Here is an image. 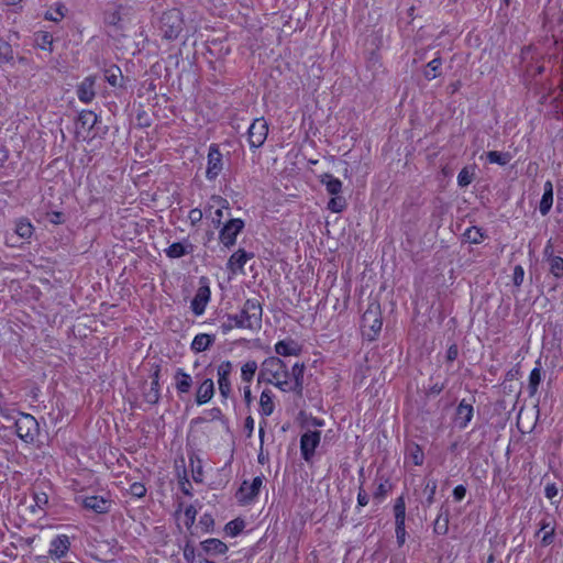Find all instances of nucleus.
Instances as JSON below:
<instances>
[{"instance_id": "f257e3e1", "label": "nucleus", "mask_w": 563, "mask_h": 563, "mask_svg": "<svg viewBox=\"0 0 563 563\" xmlns=\"http://www.w3.org/2000/svg\"><path fill=\"white\" fill-rule=\"evenodd\" d=\"M305 365L296 362L290 369L277 357L266 360L262 365L261 375L283 391L302 393Z\"/></svg>"}, {"instance_id": "f03ea898", "label": "nucleus", "mask_w": 563, "mask_h": 563, "mask_svg": "<svg viewBox=\"0 0 563 563\" xmlns=\"http://www.w3.org/2000/svg\"><path fill=\"white\" fill-rule=\"evenodd\" d=\"M183 14L178 9H172L164 12L159 20V30L163 32V36L167 40L178 37L183 30Z\"/></svg>"}, {"instance_id": "7ed1b4c3", "label": "nucleus", "mask_w": 563, "mask_h": 563, "mask_svg": "<svg viewBox=\"0 0 563 563\" xmlns=\"http://www.w3.org/2000/svg\"><path fill=\"white\" fill-rule=\"evenodd\" d=\"M11 420H14L15 432L21 440L25 443L34 442L38 434V423L32 415L18 412V417Z\"/></svg>"}, {"instance_id": "20e7f679", "label": "nucleus", "mask_w": 563, "mask_h": 563, "mask_svg": "<svg viewBox=\"0 0 563 563\" xmlns=\"http://www.w3.org/2000/svg\"><path fill=\"white\" fill-rule=\"evenodd\" d=\"M382 325L383 322L378 307H369L362 317V328L364 335H366L369 340L375 339L382 330Z\"/></svg>"}, {"instance_id": "39448f33", "label": "nucleus", "mask_w": 563, "mask_h": 563, "mask_svg": "<svg viewBox=\"0 0 563 563\" xmlns=\"http://www.w3.org/2000/svg\"><path fill=\"white\" fill-rule=\"evenodd\" d=\"M208 162L206 177L208 180H214L223 169V158L217 144H211L208 150Z\"/></svg>"}, {"instance_id": "423d86ee", "label": "nucleus", "mask_w": 563, "mask_h": 563, "mask_svg": "<svg viewBox=\"0 0 563 563\" xmlns=\"http://www.w3.org/2000/svg\"><path fill=\"white\" fill-rule=\"evenodd\" d=\"M244 221L241 219H231L229 222L220 231V242L227 246L231 247L234 245L238 234L243 230Z\"/></svg>"}, {"instance_id": "0eeeda50", "label": "nucleus", "mask_w": 563, "mask_h": 563, "mask_svg": "<svg viewBox=\"0 0 563 563\" xmlns=\"http://www.w3.org/2000/svg\"><path fill=\"white\" fill-rule=\"evenodd\" d=\"M268 134V125L264 119H255L249 126V144L252 147H258L264 144Z\"/></svg>"}, {"instance_id": "6e6552de", "label": "nucleus", "mask_w": 563, "mask_h": 563, "mask_svg": "<svg viewBox=\"0 0 563 563\" xmlns=\"http://www.w3.org/2000/svg\"><path fill=\"white\" fill-rule=\"evenodd\" d=\"M321 439L320 431H307L300 439V451L305 461L309 462L314 454Z\"/></svg>"}, {"instance_id": "1a4fd4ad", "label": "nucleus", "mask_w": 563, "mask_h": 563, "mask_svg": "<svg viewBox=\"0 0 563 563\" xmlns=\"http://www.w3.org/2000/svg\"><path fill=\"white\" fill-rule=\"evenodd\" d=\"M112 501L103 496H87L82 499V506L98 515L108 514Z\"/></svg>"}, {"instance_id": "9d476101", "label": "nucleus", "mask_w": 563, "mask_h": 563, "mask_svg": "<svg viewBox=\"0 0 563 563\" xmlns=\"http://www.w3.org/2000/svg\"><path fill=\"white\" fill-rule=\"evenodd\" d=\"M70 549V540L66 534H58L49 543L48 555L54 559L66 556Z\"/></svg>"}, {"instance_id": "9b49d317", "label": "nucleus", "mask_w": 563, "mask_h": 563, "mask_svg": "<svg viewBox=\"0 0 563 563\" xmlns=\"http://www.w3.org/2000/svg\"><path fill=\"white\" fill-rule=\"evenodd\" d=\"M96 77H86L77 87V97L84 103H89L96 96L95 91Z\"/></svg>"}, {"instance_id": "f8f14e48", "label": "nucleus", "mask_w": 563, "mask_h": 563, "mask_svg": "<svg viewBox=\"0 0 563 563\" xmlns=\"http://www.w3.org/2000/svg\"><path fill=\"white\" fill-rule=\"evenodd\" d=\"M542 536L541 537V544L543 547H548L550 545L551 543H553L554 541V536H555V526L553 523V520L550 516H545L541 521H540V528L537 532V536Z\"/></svg>"}, {"instance_id": "ddd939ff", "label": "nucleus", "mask_w": 563, "mask_h": 563, "mask_svg": "<svg viewBox=\"0 0 563 563\" xmlns=\"http://www.w3.org/2000/svg\"><path fill=\"white\" fill-rule=\"evenodd\" d=\"M232 367L231 362H222L218 367L219 390L223 397H228L231 390L229 376L232 372Z\"/></svg>"}, {"instance_id": "4468645a", "label": "nucleus", "mask_w": 563, "mask_h": 563, "mask_svg": "<svg viewBox=\"0 0 563 563\" xmlns=\"http://www.w3.org/2000/svg\"><path fill=\"white\" fill-rule=\"evenodd\" d=\"M210 300V289L208 286L198 288L194 299L191 300V310L196 316L205 312L206 306Z\"/></svg>"}, {"instance_id": "2eb2a0df", "label": "nucleus", "mask_w": 563, "mask_h": 563, "mask_svg": "<svg viewBox=\"0 0 563 563\" xmlns=\"http://www.w3.org/2000/svg\"><path fill=\"white\" fill-rule=\"evenodd\" d=\"M275 351L282 356H297L301 353L302 347L297 341L286 339L275 344Z\"/></svg>"}, {"instance_id": "dca6fc26", "label": "nucleus", "mask_w": 563, "mask_h": 563, "mask_svg": "<svg viewBox=\"0 0 563 563\" xmlns=\"http://www.w3.org/2000/svg\"><path fill=\"white\" fill-rule=\"evenodd\" d=\"M246 263V251L239 249L231 255L228 261L227 267L232 275L243 274V267Z\"/></svg>"}, {"instance_id": "f3484780", "label": "nucleus", "mask_w": 563, "mask_h": 563, "mask_svg": "<svg viewBox=\"0 0 563 563\" xmlns=\"http://www.w3.org/2000/svg\"><path fill=\"white\" fill-rule=\"evenodd\" d=\"M473 406L467 404L464 399L459 404L456 408L455 421L461 429L466 428L473 418Z\"/></svg>"}, {"instance_id": "a211bd4d", "label": "nucleus", "mask_w": 563, "mask_h": 563, "mask_svg": "<svg viewBox=\"0 0 563 563\" xmlns=\"http://www.w3.org/2000/svg\"><path fill=\"white\" fill-rule=\"evenodd\" d=\"M214 394V384L211 378L205 379L197 389L196 402L203 405L208 402Z\"/></svg>"}, {"instance_id": "6ab92c4d", "label": "nucleus", "mask_w": 563, "mask_h": 563, "mask_svg": "<svg viewBox=\"0 0 563 563\" xmlns=\"http://www.w3.org/2000/svg\"><path fill=\"white\" fill-rule=\"evenodd\" d=\"M553 205V185L550 180L544 183L543 195L539 205V211L542 216H547Z\"/></svg>"}, {"instance_id": "aec40b11", "label": "nucleus", "mask_w": 563, "mask_h": 563, "mask_svg": "<svg viewBox=\"0 0 563 563\" xmlns=\"http://www.w3.org/2000/svg\"><path fill=\"white\" fill-rule=\"evenodd\" d=\"M34 227L26 218H20L15 222L14 234L22 240H29L33 235Z\"/></svg>"}, {"instance_id": "412c9836", "label": "nucleus", "mask_w": 563, "mask_h": 563, "mask_svg": "<svg viewBox=\"0 0 563 563\" xmlns=\"http://www.w3.org/2000/svg\"><path fill=\"white\" fill-rule=\"evenodd\" d=\"M174 378L178 393L186 394L190 390L192 378L189 374L185 373L181 368H178Z\"/></svg>"}, {"instance_id": "4be33fe9", "label": "nucleus", "mask_w": 563, "mask_h": 563, "mask_svg": "<svg viewBox=\"0 0 563 563\" xmlns=\"http://www.w3.org/2000/svg\"><path fill=\"white\" fill-rule=\"evenodd\" d=\"M320 181L325 186L328 194L332 196H338L342 190V181L339 178L333 177L331 174L321 175Z\"/></svg>"}, {"instance_id": "5701e85b", "label": "nucleus", "mask_w": 563, "mask_h": 563, "mask_svg": "<svg viewBox=\"0 0 563 563\" xmlns=\"http://www.w3.org/2000/svg\"><path fill=\"white\" fill-rule=\"evenodd\" d=\"M158 376H159V372L157 369L153 374V379H152L150 389L144 393L145 401L151 405L157 404L159 400V397H161Z\"/></svg>"}, {"instance_id": "b1692460", "label": "nucleus", "mask_w": 563, "mask_h": 563, "mask_svg": "<svg viewBox=\"0 0 563 563\" xmlns=\"http://www.w3.org/2000/svg\"><path fill=\"white\" fill-rule=\"evenodd\" d=\"M214 342V336L200 333L197 334L191 342V350L196 353L206 351Z\"/></svg>"}, {"instance_id": "393cba45", "label": "nucleus", "mask_w": 563, "mask_h": 563, "mask_svg": "<svg viewBox=\"0 0 563 563\" xmlns=\"http://www.w3.org/2000/svg\"><path fill=\"white\" fill-rule=\"evenodd\" d=\"M262 321V308L257 301L249 299V329L257 328Z\"/></svg>"}, {"instance_id": "a878e982", "label": "nucleus", "mask_w": 563, "mask_h": 563, "mask_svg": "<svg viewBox=\"0 0 563 563\" xmlns=\"http://www.w3.org/2000/svg\"><path fill=\"white\" fill-rule=\"evenodd\" d=\"M34 43L43 51H47L49 53L53 52V36L47 31H38L34 33Z\"/></svg>"}, {"instance_id": "bb28decb", "label": "nucleus", "mask_w": 563, "mask_h": 563, "mask_svg": "<svg viewBox=\"0 0 563 563\" xmlns=\"http://www.w3.org/2000/svg\"><path fill=\"white\" fill-rule=\"evenodd\" d=\"M202 549L209 554H223L228 547L219 539H207L201 542Z\"/></svg>"}, {"instance_id": "cd10ccee", "label": "nucleus", "mask_w": 563, "mask_h": 563, "mask_svg": "<svg viewBox=\"0 0 563 563\" xmlns=\"http://www.w3.org/2000/svg\"><path fill=\"white\" fill-rule=\"evenodd\" d=\"M211 201L212 205L209 206L206 212H209V217L211 218L212 223L219 225L223 217V211L221 207L222 199L220 197H212Z\"/></svg>"}, {"instance_id": "c85d7f7f", "label": "nucleus", "mask_w": 563, "mask_h": 563, "mask_svg": "<svg viewBox=\"0 0 563 563\" xmlns=\"http://www.w3.org/2000/svg\"><path fill=\"white\" fill-rule=\"evenodd\" d=\"M245 521L242 518H235L229 521L224 527V536L234 538L243 532Z\"/></svg>"}, {"instance_id": "c756f323", "label": "nucleus", "mask_w": 563, "mask_h": 563, "mask_svg": "<svg viewBox=\"0 0 563 563\" xmlns=\"http://www.w3.org/2000/svg\"><path fill=\"white\" fill-rule=\"evenodd\" d=\"M487 159L492 164H498L501 166L507 165L511 161V155L507 152L490 151L486 154Z\"/></svg>"}, {"instance_id": "7c9ffc66", "label": "nucleus", "mask_w": 563, "mask_h": 563, "mask_svg": "<svg viewBox=\"0 0 563 563\" xmlns=\"http://www.w3.org/2000/svg\"><path fill=\"white\" fill-rule=\"evenodd\" d=\"M463 235L467 242L473 244H479L485 239V233L477 227L466 229Z\"/></svg>"}, {"instance_id": "2f4dec72", "label": "nucleus", "mask_w": 563, "mask_h": 563, "mask_svg": "<svg viewBox=\"0 0 563 563\" xmlns=\"http://www.w3.org/2000/svg\"><path fill=\"white\" fill-rule=\"evenodd\" d=\"M166 255L169 258H179L189 253L187 245L180 242L173 243L165 250Z\"/></svg>"}, {"instance_id": "473e14b6", "label": "nucleus", "mask_w": 563, "mask_h": 563, "mask_svg": "<svg viewBox=\"0 0 563 563\" xmlns=\"http://www.w3.org/2000/svg\"><path fill=\"white\" fill-rule=\"evenodd\" d=\"M66 8L62 3H56L54 8L46 11L45 20L58 22L65 16Z\"/></svg>"}, {"instance_id": "72a5a7b5", "label": "nucleus", "mask_w": 563, "mask_h": 563, "mask_svg": "<svg viewBox=\"0 0 563 563\" xmlns=\"http://www.w3.org/2000/svg\"><path fill=\"white\" fill-rule=\"evenodd\" d=\"M260 405L263 415L269 416L274 410V402L271 391L264 390L261 395Z\"/></svg>"}, {"instance_id": "f704fd0d", "label": "nucleus", "mask_w": 563, "mask_h": 563, "mask_svg": "<svg viewBox=\"0 0 563 563\" xmlns=\"http://www.w3.org/2000/svg\"><path fill=\"white\" fill-rule=\"evenodd\" d=\"M78 121L82 128L91 130L96 125L98 118L95 112L87 110L79 114Z\"/></svg>"}, {"instance_id": "c9c22d12", "label": "nucleus", "mask_w": 563, "mask_h": 563, "mask_svg": "<svg viewBox=\"0 0 563 563\" xmlns=\"http://www.w3.org/2000/svg\"><path fill=\"white\" fill-rule=\"evenodd\" d=\"M395 523L405 522L406 519V503L404 496L396 499L394 506Z\"/></svg>"}, {"instance_id": "e433bc0d", "label": "nucleus", "mask_w": 563, "mask_h": 563, "mask_svg": "<svg viewBox=\"0 0 563 563\" xmlns=\"http://www.w3.org/2000/svg\"><path fill=\"white\" fill-rule=\"evenodd\" d=\"M442 65V60L440 57L433 58L431 62L428 63L427 69L424 70L423 75L428 80H432L439 76V68Z\"/></svg>"}, {"instance_id": "4c0bfd02", "label": "nucleus", "mask_w": 563, "mask_h": 563, "mask_svg": "<svg viewBox=\"0 0 563 563\" xmlns=\"http://www.w3.org/2000/svg\"><path fill=\"white\" fill-rule=\"evenodd\" d=\"M13 59V49L11 45L0 38V64L8 63Z\"/></svg>"}, {"instance_id": "58836bf2", "label": "nucleus", "mask_w": 563, "mask_h": 563, "mask_svg": "<svg viewBox=\"0 0 563 563\" xmlns=\"http://www.w3.org/2000/svg\"><path fill=\"white\" fill-rule=\"evenodd\" d=\"M541 382V369L536 367L531 371L529 375V393L530 395H534L537 393L538 386Z\"/></svg>"}, {"instance_id": "ea45409f", "label": "nucleus", "mask_w": 563, "mask_h": 563, "mask_svg": "<svg viewBox=\"0 0 563 563\" xmlns=\"http://www.w3.org/2000/svg\"><path fill=\"white\" fill-rule=\"evenodd\" d=\"M550 273L556 277L561 278L563 276V258L561 256L553 257L549 261Z\"/></svg>"}, {"instance_id": "a19ab883", "label": "nucleus", "mask_w": 563, "mask_h": 563, "mask_svg": "<svg viewBox=\"0 0 563 563\" xmlns=\"http://www.w3.org/2000/svg\"><path fill=\"white\" fill-rule=\"evenodd\" d=\"M346 208V201L341 196H333L328 202V209L332 212L339 213L342 212Z\"/></svg>"}, {"instance_id": "79ce46f5", "label": "nucleus", "mask_w": 563, "mask_h": 563, "mask_svg": "<svg viewBox=\"0 0 563 563\" xmlns=\"http://www.w3.org/2000/svg\"><path fill=\"white\" fill-rule=\"evenodd\" d=\"M122 76L121 69L117 66H113L106 70L104 77L106 80L111 85L112 87L119 86V79Z\"/></svg>"}, {"instance_id": "37998d69", "label": "nucleus", "mask_w": 563, "mask_h": 563, "mask_svg": "<svg viewBox=\"0 0 563 563\" xmlns=\"http://www.w3.org/2000/svg\"><path fill=\"white\" fill-rule=\"evenodd\" d=\"M474 179V172L468 167H464L457 175V184L460 187H467Z\"/></svg>"}, {"instance_id": "c03bdc74", "label": "nucleus", "mask_w": 563, "mask_h": 563, "mask_svg": "<svg viewBox=\"0 0 563 563\" xmlns=\"http://www.w3.org/2000/svg\"><path fill=\"white\" fill-rule=\"evenodd\" d=\"M33 501L34 504L31 505V509L33 512H35V509L43 510L45 506L48 504V497L45 493H34L33 494Z\"/></svg>"}, {"instance_id": "a18cd8bd", "label": "nucleus", "mask_w": 563, "mask_h": 563, "mask_svg": "<svg viewBox=\"0 0 563 563\" xmlns=\"http://www.w3.org/2000/svg\"><path fill=\"white\" fill-rule=\"evenodd\" d=\"M409 456H410V460L412 461V463L417 466H420L422 465L423 461H424V454H423V451L420 449L419 445H413L411 449H410V453H409Z\"/></svg>"}, {"instance_id": "49530a36", "label": "nucleus", "mask_w": 563, "mask_h": 563, "mask_svg": "<svg viewBox=\"0 0 563 563\" xmlns=\"http://www.w3.org/2000/svg\"><path fill=\"white\" fill-rule=\"evenodd\" d=\"M121 7L115 8L114 10L107 11L104 21L110 25H118L121 21V13H120Z\"/></svg>"}, {"instance_id": "de8ad7c7", "label": "nucleus", "mask_w": 563, "mask_h": 563, "mask_svg": "<svg viewBox=\"0 0 563 563\" xmlns=\"http://www.w3.org/2000/svg\"><path fill=\"white\" fill-rule=\"evenodd\" d=\"M448 515L442 517V514H440L435 520L434 530L440 533H445L448 531Z\"/></svg>"}, {"instance_id": "09e8293b", "label": "nucleus", "mask_w": 563, "mask_h": 563, "mask_svg": "<svg viewBox=\"0 0 563 563\" xmlns=\"http://www.w3.org/2000/svg\"><path fill=\"white\" fill-rule=\"evenodd\" d=\"M426 490H428L427 505L430 506L434 501V495L437 490V482L430 481L426 485Z\"/></svg>"}, {"instance_id": "8fccbe9b", "label": "nucleus", "mask_w": 563, "mask_h": 563, "mask_svg": "<svg viewBox=\"0 0 563 563\" xmlns=\"http://www.w3.org/2000/svg\"><path fill=\"white\" fill-rule=\"evenodd\" d=\"M263 485V477L257 476L253 479L251 486L249 487V501L251 500L252 496L257 494L260 488Z\"/></svg>"}, {"instance_id": "3c124183", "label": "nucleus", "mask_w": 563, "mask_h": 563, "mask_svg": "<svg viewBox=\"0 0 563 563\" xmlns=\"http://www.w3.org/2000/svg\"><path fill=\"white\" fill-rule=\"evenodd\" d=\"M46 218L53 224H60L65 222V217L59 211L47 212Z\"/></svg>"}, {"instance_id": "603ef678", "label": "nucleus", "mask_w": 563, "mask_h": 563, "mask_svg": "<svg viewBox=\"0 0 563 563\" xmlns=\"http://www.w3.org/2000/svg\"><path fill=\"white\" fill-rule=\"evenodd\" d=\"M396 525V538L399 545H402L406 540V528L405 522L395 523Z\"/></svg>"}, {"instance_id": "864d4df0", "label": "nucleus", "mask_w": 563, "mask_h": 563, "mask_svg": "<svg viewBox=\"0 0 563 563\" xmlns=\"http://www.w3.org/2000/svg\"><path fill=\"white\" fill-rule=\"evenodd\" d=\"M523 277H525V271H523L522 266L517 265L514 268V276H512L514 284L516 286H520L523 282Z\"/></svg>"}, {"instance_id": "5fc2aeb1", "label": "nucleus", "mask_w": 563, "mask_h": 563, "mask_svg": "<svg viewBox=\"0 0 563 563\" xmlns=\"http://www.w3.org/2000/svg\"><path fill=\"white\" fill-rule=\"evenodd\" d=\"M202 217H203V212L198 208L191 209L188 214V219L190 220L192 225L199 223L201 221Z\"/></svg>"}, {"instance_id": "6e6d98bb", "label": "nucleus", "mask_w": 563, "mask_h": 563, "mask_svg": "<svg viewBox=\"0 0 563 563\" xmlns=\"http://www.w3.org/2000/svg\"><path fill=\"white\" fill-rule=\"evenodd\" d=\"M146 493V488L141 483H134L131 485V494L136 497H143Z\"/></svg>"}, {"instance_id": "4d7b16f0", "label": "nucleus", "mask_w": 563, "mask_h": 563, "mask_svg": "<svg viewBox=\"0 0 563 563\" xmlns=\"http://www.w3.org/2000/svg\"><path fill=\"white\" fill-rule=\"evenodd\" d=\"M199 523L202 526L203 530L205 531H209L210 528L213 527V518L211 515H208V514H205L201 518H200V521Z\"/></svg>"}, {"instance_id": "13d9d810", "label": "nucleus", "mask_w": 563, "mask_h": 563, "mask_svg": "<svg viewBox=\"0 0 563 563\" xmlns=\"http://www.w3.org/2000/svg\"><path fill=\"white\" fill-rule=\"evenodd\" d=\"M558 493L559 490L555 484H547L544 488V494L548 499L552 500L554 497L558 496Z\"/></svg>"}, {"instance_id": "bf43d9fd", "label": "nucleus", "mask_w": 563, "mask_h": 563, "mask_svg": "<svg viewBox=\"0 0 563 563\" xmlns=\"http://www.w3.org/2000/svg\"><path fill=\"white\" fill-rule=\"evenodd\" d=\"M465 495H466V488L463 485H457L453 489V497L456 501H461L462 499H464Z\"/></svg>"}, {"instance_id": "052dcab7", "label": "nucleus", "mask_w": 563, "mask_h": 563, "mask_svg": "<svg viewBox=\"0 0 563 563\" xmlns=\"http://www.w3.org/2000/svg\"><path fill=\"white\" fill-rule=\"evenodd\" d=\"M368 494L363 488H360L357 494V506L364 507L368 504Z\"/></svg>"}, {"instance_id": "680f3d73", "label": "nucleus", "mask_w": 563, "mask_h": 563, "mask_svg": "<svg viewBox=\"0 0 563 563\" xmlns=\"http://www.w3.org/2000/svg\"><path fill=\"white\" fill-rule=\"evenodd\" d=\"M459 349L456 344H452L446 351V358L449 362H453L457 358Z\"/></svg>"}, {"instance_id": "e2e57ef3", "label": "nucleus", "mask_w": 563, "mask_h": 563, "mask_svg": "<svg viewBox=\"0 0 563 563\" xmlns=\"http://www.w3.org/2000/svg\"><path fill=\"white\" fill-rule=\"evenodd\" d=\"M387 494V488L385 484H379L374 493V498L380 501Z\"/></svg>"}, {"instance_id": "0e129e2a", "label": "nucleus", "mask_w": 563, "mask_h": 563, "mask_svg": "<svg viewBox=\"0 0 563 563\" xmlns=\"http://www.w3.org/2000/svg\"><path fill=\"white\" fill-rule=\"evenodd\" d=\"M543 255H544V258L549 262L551 258L553 257H556L555 255H553V246H552V243L551 241H548L544 250H543Z\"/></svg>"}, {"instance_id": "69168bd1", "label": "nucleus", "mask_w": 563, "mask_h": 563, "mask_svg": "<svg viewBox=\"0 0 563 563\" xmlns=\"http://www.w3.org/2000/svg\"><path fill=\"white\" fill-rule=\"evenodd\" d=\"M196 515H197V511L194 506H189L186 508L185 516L190 523H194V521L196 519Z\"/></svg>"}, {"instance_id": "338daca9", "label": "nucleus", "mask_w": 563, "mask_h": 563, "mask_svg": "<svg viewBox=\"0 0 563 563\" xmlns=\"http://www.w3.org/2000/svg\"><path fill=\"white\" fill-rule=\"evenodd\" d=\"M245 486H246V481H243L242 484H241L240 489L236 493V498L241 503H244L246 500Z\"/></svg>"}, {"instance_id": "774afa93", "label": "nucleus", "mask_w": 563, "mask_h": 563, "mask_svg": "<svg viewBox=\"0 0 563 563\" xmlns=\"http://www.w3.org/2000/svg\"><path fill=\"white\" fill-rule=\"evenodd\" d=\"M0 416L4 417L7 420L12 419V417L9 413V410L4 409L1 402H0Z\"/></svg>"}]
</instances>
